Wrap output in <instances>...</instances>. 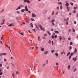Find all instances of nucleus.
I'll return each mask as SVG.
<instances>
[{"mask_svg":"<svg viewBox=\"0 0 78 78\" xmlns=\"http://www.w3.org/2000/svg\"><path fill=\"white\" fill-rule=\"evenodd\" d=\"M67 8L68 11H70V8H69V7L68 6H67Z\"/></svg>","mask_w":78,"mask_h":78,"instance_id":"obj_10","label":"nucleus"},{"mask_svg":"<svg viewBox=\"0 0 78 78\" xmlns=\"http://www.w3.org/2000/svg\"><path fill=\"white\" fill-rule=\"evenodd\" d=\"M71 39L70 38V37L68 38V40L69 41H70Z\"/></svg>","mask_w":78,"mask_h":78,"instance_id":"obj_61","label":"nucleus"},{"mask_svg":"<svg viewBox=\"0 0 78 78\" xmlns=\"http://www.w3.org/2000/svg\"><path fill=\"white\" fill-rule=\"evenodd\" d=\"M41 48V51H44V48Z\"/></svg>","mask_w":78,"mask_h":78,"instance_id":"obj_8","label":"nucleus"},{"mask_svg":"<svg viewBox=\"0 0 78 78\" xmlns=\"http://www.w3.org/2000/svg\"><path fill=\"white\" fill-rule=\"evenodd\" d=\"M55 21V19H53L51 21V22L52 23H54Z\"/></svg>","mask_w":78,"mask_h":78,"instance_id":"obj_12","label":"nucleus"},{"mask_svg":"<svg viewBox=\"0 0 78 78\" xmlns=\"http://www.w3.org/2000/svg\"><path fill=\"white\" fill-rule=\"evenodd\" d=\"M51 52L52 53H54V52H55V50H51Z\"/></svg>","mask_w":78,"mask_h":78,"instance_id":"obj_30","label":"nucleus"},{"mask_svg":"<svg viewBox=\"0 0 78 78\" xmlns=\"http://www.w3.org/2000/svg\"><path fill=\"white\" fill-rule=\"evenodd\" d=\"M70 5H72V6H73V3H70Z\"/></svg>","mask_w":78,"mask_h":78,"instance_id":"obj_46","label":"nucleus"},{"mask_svg":"<svg viewBox=\"0 0 78 78\" xmlns=\"http://www.w3.org/2000/svg\"><path fill=\"white\" fill-rule=\"evenodd\" d=\"M6 47H7V48H9V50L10 51V52H11V48H10V47H9V46H6Z\"/></svg>","mask_w":78,"mask_h":78,"instance_id":"obj_9","label":"nucleus"},{"mask_svg":"<svg viewBox=\"0 0 78 78\" xmlns=\"http://www.w3.org/2000/svg\"><path fill=\"white\" fill-rule=\"evenodd\" d=\"M65 5H66V6H69V3H68L66 4Z\"/></svg>","mask_w":78,"mask_h":78,"instance_id":"obj_15","label":"nucleus"},{"mask_svg":"<svg viewBox=\"0 0 78 78\" xmlns=\"http://www.w3.org/2000/svg\"><path fill=\"white\" fill-rule=\"evenodd\" d=\"M48 53V51H45L44 53V55H47Z\"/></svg>","mask_w":78,"mask_h":78,"instance_id":"obj_6","label":"nucleus"},{"mask_svg":"<svg viewBox=\"0 0 78 78\" xmlns=\"http://www.w3.org/2000/svg\"><path fill=\"white\" fill-rule=\"evenodd\" d=\"M60 9H62V5H61L60 6Z\"/></svg>","mask_w":78,"mask_h":78,"instance_id":"obj_32","label":"nucleus"},{"mask_svg":"<svg viewBox=\"0 0 78 78\" xmlns=\"http://www.w3.org/2000/svg\"><path fill=\"white\" fill-rule=\"evenodd\" d=\"M73 32H74V33H75V29H74V28H73Z\"/></svg>","mask_w":78,"mask_h":78,"instance_id":"obj_23","label":"nucleus"},{"mask_svg":"<svg viewBox=\"0 0 78 78\" xmlns=\"http://www.w3.org/2000/svg\"><path fill=\"white\" fill-rule=\"evenodd\" d=\"M16 75H19V74H20L17 71L16 72Z\"/></svg>","mask_w":78,"mask_h":78,"instance_id":"obj_18","label":"nucleus"},{"mask_svg":"<svg viewBox=\"0 0 78 78\" xmlns=\"http://www.w3.org/2000/svg\"><path fill=\"white\" fill-rule=\"evenodd\" d=\"M2 73H3V72L2 71L0 73V75H2Z\"/></svg>","mask_w":78,"mask_h":78,"instance_id":"obj_33","label":"nucleus"},{"mask_svg":"<svg viewBox=\"0 0 78 78\" xmlns=\"http://www.w3.org/2000/svg\"><path fill=\"white\" fill-rule=\"evenodd\" d=\"M38 40L39 41H41V38L39 36L38 37Z\"/></svg>","mask_w":78,"mask_h":78,"instance_id":"obj_5","label":"nucleus"},{"mask_svg":"<svg viewBox=\"0 0 78 78\" xmlns=\"http://www.w3.org/2000/svg\"><path fill=\"white\" fill-rule=\"evenodd\" d=\"M77 8H78V7L77 6H76V7H74V9L75 10H76V9H77Z\"/></svg>","mask_w":78,"mask_h":78,"instance_id":"obj_17","label":"nucleus"},{"mask_svg":"<svg viewBox=\"0 0 78 78\" xmlns=\"http://www.w3.org/2000/svg\"><path fill=\"white\" fill-rule=\"evenodd\" d=\"M70 44L71 45H73V43H72V42H70Z\"/></svg>","mask_w":78,"mask_h":78,"instance_id":"obj_37","label":"nucleus"},{"mask_svg":"<svg viewBox=\"0 0 78 78\" xmlns=\"http://www.w3.org/2000/svg\"><path fill=\"white\" fill-rule=\"evenodd\" d=\"M66 25H68V22H66Z\"/></svg>","mask_w":78,"mask_h":78,"instance_id":"obj_45","label":"nucleus"},{"mask_svg":"<svg viewBox=\"0 0 78 78\" xmlns=\"http://www.w3.org/2000/svg\"><path fill=\"white\" fill-rule=\"evenodd\" d=\"M39 27L40 28H41V30H43V27H42V26L41 25H39Z\"/></svg>","mask_w":78,"mask_h":78,"instance_id":"obj_2","label":"nucleus"},{"mask_svg":"<svg viewBox=\"0 0 78 78\" xmlns=\"http://www.w3.org/2000/svg\"><path fill=\"white\" fill-rule=\"evenodd\" d=\"M35 26H36V28H37V29L38 30V27H37V26L36 25H35Z\"/></svg>","mask_w":78,"mask_h":78,"instance_id":"obj_39","label":"nucleus"},{"mask_svg":"<svg viewBox=\"0 0 78 78\" xmlns=\"http://www.w3.org/2000/svg\"><path fill=\"white\" fill-rule=\"evenodd\" d=\"M6 55V53H2V55Z\"/></svg>","mask_w":78,"mask_h":78,"instance_id":"obj_27","label":"nucleus"},{"mask_svg":"<svg viewBox=\"0 0 78 78\" xmlns=\"http://www.w3.org/2000/svg\"><path fill=\"white\" fill-rule=\"evenodd\" d=\"M27 3H30V1L29 0H27Z\"/></svg>","mask_w":78,"mask_h":78,"instance_id":"obj_34","label":"nucleus"},{"mask_svg":"<svg viewBox=\"0 0 78 78\" xmlns=\"http://www.w3.org/2000/svg\"><path fill=\"white\" fill-rule=\"evenodd\" d=\"M68 32H70V31H71V29H69L68 30Z\"/></svg>","mask_w":78,"mask_h":78,"instance_id":"obj_43","label":"nucleus"},{"mask_svg":"<svg viewBox=\"0 0 78 78\" xmlns=\"http://www.w3.org/2000/svg\"><path fill=\"white\" fill-rule=\"evenodd\" d=\"M64 52V50H63V52H61V55H63Z\"/></svg>","mask_w":78,"mask_h":78,"instance_id":"obj_35","label":"nucleus"},{"mask_svg":"<svg viewBox=\"0 0 78 78\" xmlns=\"http://www.w3.org/2000/svg\"><path fill=\"white\" fill-rule=\"evenodd\" d=\"M32 16V17H36V15L34 13H33Z\"/></svg>","mask_w":78,"mask_h":78,"instance_id":"obj_4","label":"nucleus"},{"mask_svg":"<svg viewBox=\"0 0 78 78\" xmlns=\"http://www.w3.org/2000/svg\"><path fill=\"white\" fill-rule=\"evenodd\" d=\"M65 3H66V4L68 3V1H66V2H65Z\"/></svg>","mask_w":78,"mask_h":78,"instance_id":"obj_58","label":"nucleus"},{"mask_svg":"<svg viewBox=\"0 0 78 78\" xmlns=\"http://www.w3.org/2000/svg\"><path fill=\"white\" fill-rule=\"evenodd\" d=\"M26 22H27V23H29V20H28V19L27 20Z\"/></svg>","mask_w":78,"mask_h":78,"instance_id":"obj_28","label":"nucleus"},{"mask_svg":"<svg viewBox=\"0 0 78 78\" xmlns=\"http://www.w3.org/2000/svg\"><path fill=\"white\" fill-rule=\"evenodd\" d=\"M14 25L12 24H10L8 25L9 27H13Z\"/></svg>","mask_w":78,"mask_h":78,"instance_id":"obj_7","label":"nucleus"},{"mask_svg":"<svg viewBox=\"0 0 78 78\" xmlns=\"http://www.w3.org/2000/svg\"><path fill=\"white\" fill-rule=\"evenodd\" d=\"M58 4L59 5H62V2H58Z\"/></svg>","mask_w":78,"mask_h":78,"instance_id":"obj_21","label":"nucleus"},{"mask_svg":"<svg viewBox=\"0 0 78 78\" xmlns=\"http://www.w3.org/2000/svg\"><path fill=\"white\" fill-rule=\"evenodd\" d=\"M0 56H3V55H2V53L0 54Z\"/></svg>","mask_w":78,"mask_h":78,"instance_id":"obj_60","label":"nucleus"},{"mask_svg":"<svg viewBox=\"0 0 78 78\" xmlns=\"http://www.w3.org/2000/svg\"><path fill=\"white\" fill-rule=\"evenodd\" d=\"M76 58L77 57H76L75 58H73V60L74 61V62H76Z\"/></svg>","mask_w":78,"mask_h":78,"instance_id":"obj_1","label":"nucleus"},{"mask_svg":"<svg viewBox=\"0 0 78 78\" xmlns=\"http://www.w3.org/2000/svg\"><path fill=\"white\" fill-rule=\"evenodd\" d=\"M59 39H60V41H61V40H62V37H61V36H59Z\"/></svg>","mask_w":78,"mask_h":78,"instance_id":"obj_11","label":"nucleus"},{"mask_svg":"<svg viewBox=\"0 0 78 78\" xmlns=\"http://www.w3.org/2000/svg\"><path fill=\"white\" fill-rule=\"evenodd\" d=\"M52 45H53V44L54 43H53V41H52Z\"/></svg>","mask_w":78,"mask_h":78,"instance_id":"obj_56","label":"nucleus"},{"mask_svg":"<svg viewBox=\"0 0 78 78\" xmlns=\"http://www.w3.org/2000/svg\"><path fill=\"white\" fill-rule=\"evenodd\" d=\"M71 58V56L70 55L69 56V59H70V58Z\"/></svg>","mask_w":78,"mask_h":78,"instance_id":"obj_63","label":"nucleus"},{"mask_svg":"<svg viewBox=\"0 0 78 78\" xmlns=\"http://www.w3.org/2000/svg\"><path fill=\"white\" fill-rule=\"evenodd\" d=\"M7 69H9V66H8L6 68Z\"/></svg>","mask_w":78,"mask_h":78,"instance_id":"obj_50","label":"nucleus"},{"mask_svg":"<svg viewBox=\"0 0 78 78\" xmlns=\"http://www.w3.org/2000/svg\"><path fill=\"white\" fill-rule=\"evenodd\" d=\"M55 55H56V56L57 57H58V53L56 52L55 53Z\"/></svg>","mask_w":78,"mask_h":78,"instance_id":"obj_22","label":"nucleus"},{"mask_svg":"<svg viewBox=\"0 0 78 78\" xmlns=\"http://www.w3.org/2000/svg\"><path fill=\"white\" fill-rule=\"evenodd\" d=\"M69 50H71L72 49V47L71 46L69 47Z\"/></svg>","mask_w":78,"mask_h":78,"instance_id":"obj_47","label":"nucleus"},{"mask_svg":"<svg viewBox=\"0 0 78 78\" xmlns=\"http://www.w3.org/2000/svg\"><path fill=\"white\" fill-rule=\"evenodd\" d=\"M70 56H73V53L72 52L70 54Z\"/></svg>","mask_w":78,"mask_h":78,"instance_id":"obj_48","label":"nucleus"},{"mask_svg":"<svg viewBox=\"0 0 78 78\" xmlns=\"http://www.w3.org/2000/svg\"><path fill=\"white\" fill-rule=\"evenodd\" d=\"M56 9L58 10L59 9V7H57L56 8Z\"/></svg>","mask_w":78,"mask_h":78,"instance_id":"obj_26","label":"nucleus"},{"mask_svg":"<svg viewBox=\"0 0 78 78\" xmlns=\"http://www.w3.org/2000/svg\"><path fill=\"white\" fill-rule=\"evenodd\" d=\"M25 11V9H22L21 10V12H24Z\"/></svg>","mask_w":78,"mask_h":78,"instance_id":"obj_16","label":"nucleus"},{"mask_svg":"<svg viewBox=\"0 0 78 78\" xmlns=\"http://www.w3.org/2000/svg\"><path fill=\"white\" fill-rule=\"evenodd\" d=\"M2 21H3V22L4 23L5 22V19H3L2 20Z\"/></svg>","mask_w":78,"mask_h":78,"instance_id":"obj_55","label":"nucleus"},{"mask_svg":"<svg viewBox=\"0 0 78 78\" xmlns=\"http://www.w3.org/2000/svg\"><path fill=\"white\" fill-rule=\"evenodd\" d=\"M74 24H76V21H74Z\"/></svg>","mask_w":78,"mask_h":78,"instance_id":"obj_53","label":"nucleus"},{"mask_svg":"<svg viewBox=\"0 0 78 78\" xmlns=\"http://www.w3.org/2000/svg\"><path fill=\"white\" fill-rule=\"evenodd\" d=\"M54 36L53 35H52V39H54Z\"/></svg>","mask_w":78,"mask_h":78,"instance_id":"obj_41","label":"nucleus"},{"mask_svg":"<svg viewBox=\"0 0 78 78\" xmlns=\"http://www.w3.org/2000/svg\"><path fill=\"white\" fill-rule=\"evenodd\" d=\"M69 20V17H67L66 21H68V20Z\"/></svg>","mask_w":78,"mask_h":78,"instance_id":"obj_38","label":"nucleus"},{"mask_svg":"<svg viewBox=\"0 0 78 78\" xmlns=\"http://www.w3.org/2000/svg\"><path fill=\"white\" fill-rule=\"evenodd\" d=\"M43 39H46V37H43Z\"/></svg>","mask_w":78,"mask_h":78,"instance_id":"obj_42","label":"nucleus"},{"mask_svg":"<svg viewBox=\"0 0 78 78\" xmlns=\"http://www.w3.org/2000/svg\"><path fill=\"white\" fill-rule=\"evenodd\" d=\"M3 36H4L3 35H2V37L1 38V39H3Z\"/></svg>","mask_w":78,"mask_h":78,"instance_id":"obj_54","label":"nucleus"},{"mask_svg":"<svg viewBox=\"0 0 78 78\" xmlns=\"http://www.w3.org/2000/svg\"><path fill=\"white\" fill-rule=\"evenodd\" d=\"M12 75L13 76V78H14V73L12 74Z\"/></svg>","mask_w":78,"mask_h":78,"instance_id":"obj_40","label":"nucleus"},{"mask_svg":"<svg viewBox=\"0 0 78 78\" xmlns=\"http://www.w3.org/2000/svg\"><path fill=\"white\" fill-rule=\"evenodd\" d=\"M48 60L46 61V64H48Z\"/></svg>","mask_w":78,"mask_h":78,"instance_id":"obj_59","label":"nucleus"},{"mask_svg":"<svg viewBox=\"0 0 78 78\" xmlns=\"http://www.w3.org/2000/svg\"><path fill=\"white\" fill-rule=\"evenodd\" d=\"M57 35H55V36H54L55 38H56V37H57Z\"/></svg>","mask_w":78,"mask_h":78,"instance_id":"obj_44","label":"nucleus"},{"mask_svg":"<svg viewBox=\"0 0 78 78\" xmlns=\"http://www.w3.org/2000/svg\"><path fill=\"white\" fill-rule=\"evenodd\" d=\"M6 61V59L4 58V61Z\"/></svg>","mask_w":78,"mask_h":78,"instance_id":"obj_57","label":"nucleus"},{"mask_svg":"<svg viewBox=\"0 0 78 78\" xmlns=\"http://www.w3.org/2000/svg\"><path fill=\"white\" fill-rule=\"evenodd\" d=\"M20 34H21V35H23V33H20Z\"/></svg>","mask_w":78,"mask_h":78,"instance_id":"obj_52","label":"nucleus"},{"mask_svg":"<svg viewBox=\"0 0 78 78\" xmlns=\"http://www.w3.org/2000/svg\"><path fill=\"white\" fill-rule=\"evenodd\" d=\"M30 20H32V21H33V22H34L35 21V20H34V19L33 18H31Z\"/></svg>","mask_w":78,"mask_h":78,"instance_id":"obj_13","label":"nucleus"},{"mask_svg":"<svg viewBox=\"0 0 78 78\" xmlns=\"http://www.w3.org/2000/svg\"><path fill=\"white\" fill-rule=\"evenodd\" d=\"M68 69H70V65H68Z\"/></svg>","mask_w":78,"mask_h":78,"instance_id":"obj_31","label":"nucleus"},{"mask_svg":"<svg viewBox=\"0 0 78 78\" xmlns=\"http://www.w3.org/2000/svg\"><path fill=\"white\" fill-rule=\"evenodd\" d=\"M20 9V6H19L18 8L16 9V10H18V9Z\"/></svg>","mask_w":78,"mask_h":78,"instance_id":"obj_19","label":"nucleus"},{"mask_svg":"<svg viewBox=\"0 0 78 78\" xmlns=\"http://www.w3.org/2000/svg\"><path fill=\"white\" fill-rule=\"evenodd\" d=\"M77 52V50H76V48H75L74 50V53H76Z\"/></svg>","mask_w":78,"mask_h":78,"instance_id":"obj_20","label":"nucleus"},{"mask_svg":"<svg viewBox=\"0 0 78 78\" xmlns=\"http://www.w3.org/2000/svg\"><path fill=\"white\" fill-rule=\"evenodd\" d=\"M54 31L55 33L57 34H58V33H59V32L58 31L55 30Z\"/></svg>","mask_w":78,"mask_h":78,"instance_id":"obj_14","label":"nucleus"},{"mask_svg":"<svg viewBox=\"0 0 78 78\" xmlns=\"http://www.w3.org/2000/svg\"><path fill=\"white\" fill-rule=\"evenodd\" d=\"M33 31H34V32H36V31H35V29H33Z\"/></svg>","mask_w":78,"mask_h":78,"instance_id":"obj_64","label":"nucleus"},{"mask_svg":"<svg viewBox=\"0 0 78 78\" xmlns=\"http://www.w3.org/2000/svg\"><path fill=\"white\" fill-rule=\"evenodd\" d=\"M54 14V11L52 12L51 13L52 16H53V15Z\"/></svg>","mask_w":78,"mask_h":78,"instance_id":"obj_29","label":"nucleus"},{"mask_svg":"<svg viewBox=\"0 0 78 78\" xmlns=\"http://www.w3.org/2000/svg\"><path fill=\"white\" fill-rule=\"evenodd\" d=\"M44 37L45 36H47V34H44Z\"/></svg>","mask_w":78,"mask_h":78,"instance_id":"obj_51","label":"nucleus"},{"mask_svg":"<svg viewBox=\"0 0 78 78\" xmlns=\"http://www.w3.org/2000/svg\"><path fill=\"white\" fill-rule=\"evenodd\" d=\"M70 52H68V53L67 54V55H66L67 56H69V55H70Z\"/></svg>","mask_w":78,"mask_h":78,"instance_id":"obj_24","label":"nucleus"},{"mask_svg":"<svg viewBox=\"0 0 78 78\" xmlns=\"http://www.w3.org/2000/svg\"><path fill=\"white\" fill-rule=\"evenodd\" d=\"M56 66H59V64L58 63H56Z\"/></svg>","mask_w":78,"mask_h":78,"instance_id":"obj_49","label":"nucleus"},{"mask_svg":"<svg viewBox=\"0 0 78 78\" xmlns=\"http://www.w3.org/2000/svg\"><path fill=\"white\" fill-rule=\"evenodd\" d=\"M76 69H75L74 70V72H76Z\"/></svg>","mask_w":78,"mask_h":78,"instance_id":"obj_62","label":"nucleus"},{"mask_svg":"<svg viewBox=\"0 0 78 78\" xmlns=\"http://www.w3.org/2000/svg\"><path fill=\"white\" fill-rule=\"evenodd\" d=\"M50 19H51V18L50 17H48V20H50Z\"/></svg>","mask_w":78,"mask_h":78,"instance_id":"obj_36","label":"nucleus"},{"mask_svg":"<svg viewBox=\"0 0 78 78\" xmlns=\"http://www.w3.org/2000/svg\"><path fill=\"white\" fill-rule=\"evenodd\" d=\"M28 7L26 5L25 7V9L26 11H28V9H27Z\"/></svg>","mask_w":78,"mask_h":78,"instance_id":"obj_3","label":"nucleus"},{"mask_svg":"<svg viewBox=\"0 0 78 78\" xmlns=\"http://www.w3.org/2000/svg\"><path fill=\"white\" fill-rule=\"evenodd\" d=\"M30 25H31V27L32 28H33V24L32 23H30Z\"/></svg>","mask_w":78,"mask_h":78,"instance_id":"obj_25","label":"nucleus"}]
</instances>
